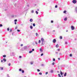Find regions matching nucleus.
I'll list each match as a JSON object with an SVG mask.
<instances>
[{"label":"nucleus","mask_w":77,"mask_h":77,"mask_svg":"<svg viewBox=\"0 0 77 77\" xmlns=\"http://www.w3.org/2000/svg\"><path fill=\"white\" fill-rule=\"evenodd\" d=\"M32 45H35V43H33L32 44Z\"/></svg>","instance_id":"603ef678"},{"label":"nucleus","mask_w":77,"mask_h":77,"mask_svg":"<svg viewBox=\"0 0 77 77\" xmlns=\"http://www.w3.org/2000/svg\"><path fill=\"white\" fill-rule=\"evenodd\" d=\"M72 2L74 4H75L77 3V1L75 0H73L72 1Z\"/></svg>","instance_id":"7ed1b4c3"},{"label":"nucleus","mask_w":77,"mask_h":77,"mask_svg":"<svg viewBox=\"0 0 77 77\" xmlns=\"http://www.w3.org/2000/svg\"><path fill=\"white\" fill-rule=\"evenodd\" d=\"M32 51H35V49H32Z\"/></svg>","instance_id":"de8ad7c7"},{"label":"nucleus","mask_w":77,"mask_h":77,"mask_svg":"<svg viewBox=\"0 0 77 77\" xmlns=\"http://www.w3.org/2000/svg\"><path fill=\"white\" fill-rule=\"evenodd\" d=\"M33 52L32 51H29V53H31Z\"/></svg>","instance_id":"2eb2a0df"},{"label":"nucleus","mask_w":77,"mask_h":77,"mask_svg":"<svg viewBox=\"0 0 77 77\" xmlns=\"http://www.w3.org/2000/svg\"><path fill=\"white\" fill-rule=\"evenodd\" d=\"M42 48L40 49V51H41V52H42V50L41 49Z\"/></svg>","instance_id":"6ab92c4d"},{"label":"nucleus","mask_w":77,"mask_h":77,"mask_svg":"<svg viewBox=\"0 0 77 77\" xmlns=\"http://www.w3.org/2000/svg\"><path fill=\"white\" fill-rule=\"evenodd\" d=\"M33 26H34V27H35V23H33Z\"/></svg>","instance_id":"393cba45"},{"label":"nucleus","mask_w":77,"mask_h":77,"mask_svg":"<svg viewBox=\"0 0 77 77\" xmlns=\"http://www.w3.org/2000/svg\"><path fill=\"white\" fill-rule=\"evenodd\" d=\"M17 32H20V30H19V29H17Z\"/></svg>","instance_id":"4c0bfd02"},{"label":"nucleus","mask_w":77,"mask_h":77,"mask_svg":"<svg viewBox=\"0 0 77 77\" xmlns=\"http://www.w3.org/2000/svg\"><path fill=\"white\" fill-rule=\"evenodd\" d=\"M27 48H27V47L25 46L22 48V50L23 51H24V50H26V49H27Z\"/></svg>","instance_id":"f03ea898"},{"label":"nucleus","mask_w":77,"mask_h":77,"mask_svg":"<svg viewBox=\"0 0 77 77\" xmlns=\"http://www.w3.org/2000/svg\"><path fill=\"white\" fill-rule=\"evenodd\" d=\"M19 71H22V69H19Z\"/></svg>","instance_id":"b1692460"},{"label":"nucleus","mask_w":77,"mask_h":77,"mask_svg":"<svg viewBox=\"0 0 77 77\" xmlns=\"http://www.w3.org/2000/svg\"><path fill=\"white\" fill-rule=\"evenodd\" d=\"M14 24H17V23L16 22H15L14 23Z\"/></svg>","instance_id":"052dcab7"},{"label":"nucleus","mask_w":77,"mask_h":77,"mask_svg":"<svg viewBox=\"0 0 77 77\" xmlns=\"http://www.w3.org/2000/svg\"><path fill=\"white\" fill-rule=\"evenodd\" d=\"M35 44H36V45H38V43L36 42H35Z\"/></svg>","instance_id":"c756f323"},{"label":"nucleus","mask_w":77,"mask_h":77,"mask_svg":"<svg viewBox=\"0 0 77 77\" xmlns=\"http://www.w3.org/2000/svg\"><path fill=\"white\" fill-rule=\"evenodd\" d=\"M57 72H58V73L59 72V71H58Z\"/></svg>","instance_id":"338daca9"},{"label":"nucleus","mask_w":77,"mask_h":77,"mask_svg":"<svg viewBox=\"0 0 77 77\" xmlns=\"http://www.w3.org/2000/svg\"><path fill=\"white\" fill-rule=\"evenodd\" d=\"M55 53H56V54H57V53H58V52H55Z\"/></svg>","instance_id":"e2e57ef3"},{"label":"nucleus","mask_w":77,"mask_h":77,"mask_svg":"<svg viewBox=\"0 0 77 77\" xmlns=\"http://www.w3.org/2000/svg\"><path fill=\"white\" fill-rule=\"evenodd\" d=\"M51 23H53V20H51Z\"/></svg>","instance_id":"37998d69"},{"label":"nucleus","mask_w":77,"mask_h":77,"mask_svg":"<svg viewBox=\"0 0 77 77\" xmlns=\"http://www.w3.org/2000/svg\"><path fill=\"white\" fill-rule=\"evenodd\" d=\"M21 46H23V44H21Z\"/></svg>","instance_id":"6e6d98bb"},{"label":"nucleus","mask_w":77,"mask_h":77,"mask_svg":"<svg viewBox=\"0 0 77 77\" xmlns=\"http://www.w3.org/2000/svg\"><path fill=\"white\" fill-rule=\"evenodd\" d=\"M35 35H36V36H37L38 35V34L37 33H35Z\"/></svg>","instance_id":"5701e85b"},{"label":"nucleus","mask_w":77,"mask_h":77,"mask_svg":"<svg viewBox=\"0 0 77 77\" xmlns=\"http://www.w3.org/2000/svg\"><path fill=\"white\" fill-rule=\"evenodd\" d=\"M17 20L15 19V20H14V22H17Z\"/></svg>","instance_id":"7c9ffc66"},{"label":"nucleus","mask_w":77,"mask_h":77,"mask_svg":"<svg viewBox=\"0 0 77 77\" xmlns=\"http://www.w3.org/2000/svg\"><path fill=\"white\" fill-rule=\"evenodd\" d=\"M14 17H15V16L14 15H12L11 16L12 18H14Z\"/></svg>","instance_id":"e433bc0d"},{"label":"nucleus","mask_w":77,"mask_h":77,"mask_svg":"<svg viewBox=\"0 0 77 77\" xmlns=\"http://www.w3.org/2000/svg\"><path fill=\"white\" fill-rule=\"evenodd\" d=\"M7 30L8 31H9V28H7Z\"/></svg>","instance_id":"58836bf2"},{"label":"nucleus","mask_w":77,"mask_h":77,"mask_svg":"<svg viewBox=\"0 0 77 77\" xmlns=\"http://www.w3.org/2000/svg\"><path fill=\"white\" fill-rule=\"evenodd\" d=\"M19 57V58H21L22 57H21V56H20Z\"/></svg>","instance_id":"49530a36"},{"label":"nucleus","mask_w":77,"mask_h":77,"mask_svg":"<svg viewBox=\"0 0 77 77\" xmlns=\"http://www.w3.org/2000/svg\"><path fill=\"white\" fill-rule=\"evenodd\" d=\"M12 29H10V32H12Z\"/></svg>","instance_id":"a18cd8bd"},{"label":"nucleus","mask_w":77,"mask_h":77,"mask_svg":"<svg viewBox=\"0 0 77 77\" xmlns=\"http://www.w3.org/2000/svg\"><path fill=\"white\" fill-rule=\"evenodd\" d=\"M55 8H57V5H55Z\"/></svg>","instance_id":"f704fd0d"},{"label":"nucleus","mask_w":77,"mask_h":77,"mask_svg":"<svg viewBox=\"0 0 77 77\" xmlns=\"http://www.w3.org/2000/svg\"><path fill=\"white\" fill-rule=\"evenodd\" d=\"M31 65H32L33 63L32 62H31Z\"/></svg>","instance_id":"bf43d9fd"},{"label":"nucleus","mask_w":77,"mask_h":77,"mask_svg":"<svg viewBox=\"0 0 77 77\" xmlns=\"http://www.w3.org/2000/svg\"><path fill=\"white\" fill-rule=\"evenodd\" d=\"M1 62H3V61L2 60Z\"/></svg>","instance_id":"13d9d810"},{"label":"nucleus","mask_w":77,"mask_h":77,"mask_svg":"<svg viewBox=\"0 0 77 77\" xmlns=\"http://www.w3.org/2000/svg\"><path fill=\"white\" fill-rule=\"evenodd\" d=\"M17 28H18V27H17V26H16V27H15V29H17Z\"/></svg>","instance_id":"3c124183"},{"label":"nucleus","mask_w":77,"mask_h":77,"mask_svg":"<svg viewBox=\"0 0 77 77\" xmlns=\"http://www.w3.org/2000/svg\"><path fill=\"white\" fill-rule=\"evenodd\" d=\"M53 61H54L55 60V59L53 58Z\"/></svg>","instance_id":"09e8293b"},{"label":"nucleus","mask_w":77,"mask_h":77,"mask_svg":"<svg viewBox=\"0 0 77 77\" xmlns=\"http://www.w3.org/2000/svg\"><path fill=\"white\" fill-rule=\"evenodd\" d=\"M43 55H44V54L43 53H42L41 54V56H43Z\"/></svg>","instance_id":"c9c22d12"},{"label":"nucleus","mask_w":77,"mask_h":77,"mask_svg":"<svg viewBox=\"0 0 77 77\" xmlns=\"http://www.w3.org/2000/svg\"><path fill=\"white\" fill-rule=\"evenodd\" d=\"M52 65H54V63H52Z\"/></svg>","instance_id":"8fccbe9b"},{"label":"nucleus","mask_w":77,"mask_h":77,"mask_svg":"<svg viewBox=\"0 0 77 77\" xmlns=\"http://www.w3.org/2000/svg\"><path fill=\"white\" fill-rule=\"evenodd\" d=\"M57 51H60V49H57Z\"/></svg>","instance_id":"79ce46f5"},{"label":"nucleus","mask_w":77,"mask_h":77,"mask_svg":"<svg viewBox=\"0 0 77 77\" xmlns=\"http://www.w3.org/2000/svg\"><path fill=\"white\" fill-rule=\"evenodd\" d=\"M11 56H15V53L14 52H12L11 53Z\"/></svg>","instance_id":"0eeeda50"},{"label":"nucleus","mask_w":77,"mask_h":77,"mask_svg":"<svg viewBox=\"0 0 77 77\" xmlns=\"http://www.w3.org/2000/svg\"><path fill=\"white\" fill-rule=\"evenodd\" d=\"M3 26V25L2 24H0V27H2Z\"/></svg>","instance_id":"72a5a7b5"},{"label":"nucleus","mask_w":77,"mask_h":77,"mask_svg":"<svg viewBox=\"0 0 77 77\" xmlns=\"http://www.w3.org/2000/svg\"><path fill=\"white\" fill-rule=\"evenodd\" d=\"M0 68L1 69V70H3V67H0Z\"/></svg>","instance_id":"bb28decb"},{"label":"nucleus","mask_w":77,"mask_h":77,"mask_svg":"<svg viewBox=\"0 0 77 77\" xmlns=\"http://www.w3.org/2000/svg\"><path fill=\"white\" fill-rule=\"evenodd\" d=\"M37 71H38V72H39L40 71V70L39 69H37Z\"/></svg>","instance_id":"a19ab883"},{"label":"nucleus","mask_w":77,"mask_h":77,"mask_svg":"<svg viewBox=\"0 0 77 77\" xmlns=\"http://www.w3.org/2000/svg\"><path fill=\"white\" fill-rule=\"evenodd\" d=\"M58 59L59 60H60V58H58Z\"/></svg>","instance_id":"864d4df0"},{"label":"nucleus","mask_w":77,"mask_h":77,"mask_svg":"<svg viewBox=\"0 0 77 77\" xmlns=\"http://www.w3.org/2000/svg\"><path fill=\"white\" fill-rule=\"evenodd\" d=\"M39 75H42V73L41 72H40L39 73Z\"/></svg>","instance_id":"cd10ccee"},{"label":"nucleus","mask_w":77,"mask_h":77,"mask_svg":"<svg viewBox=\"0 0 77 77\" xmlns=\"http://www.w3.org/2000/svg\"><path fill=\"white\" fill-rule=\"evenodd\" d=\"M59 54L60 55H62V54L61 53H60Z\"/></svg>","instance_id":"4d7b16f0"},{"label":"nucleus","mask_w":77,"mask_h":77,"mask_svg":"<svg viewBox=\"0 0 77 77\" xmlns=\"http://www.w3.org/2000/svg\"><path fill=\"white\" fill-rule=\"evenodd\" d=\"M75 11L76 12H77V7H76L75 8Z\"/></svg>","instance_id":"9d476101"},{"label":"nucleus","mask_w":77,"mask_h":77,"mask_svg":"<svg viewBox=\"0 0 77 77\" xmlns=\"http://www.w3.org/2000/svg\"><path fill=\"white\" fill-rule=\"evenodd\" d=\"M22 73H24V70H22Z\"/></svg>","instance_id":"dca6fc26"},{"label":"nucleus","mask_w":77,"mask_h":77,"mask_svg":"<svg viewBox=\"0 0 77 77\" xmlns=\"http://www.w3.org/2000/svg\"><path fill=\"white\" fill-rule=\"evenodd\" d=\"M31 12V13H34V11L33 10H32Z\"/></svg>","instance_id":"4be33fe9"},{"label":"nucleus","mask_w":77,"mask_h":77,"mask_svg":"<svg viewBox=\"0 0 77 77\" xmlns=\"http://www.w3.org/2000/svg\"><path fill=\"white\" fill-rule=\"evenodd\" d=\"M53 32H55V31L54 30H53Z\"/></svg>","instance_id":"69168bd1"},{"label":"nucleus","mask_w":77,"mask_h":77,"mask_svg":"<svg viewBox=\"0 0 77 77\" xmlns=\"http://www.w3.org/2000/svg\"><path fill=\"white\" fill-rule=\"evenodd\" d=\"M41 41H42L41 45H44L45 44V41L43 38H42L41 39Z\"/></svg>","instance_id":"f257e3e1"},{"label":"nucleus","mask_w":77,"mask_h":77,"mask_svg":"<svg viewBox=\"0 0 77 77\" xmlns=\"http://www.w3.org/2000/svg\"><path fill=\"white\" fill-rule=\"evenodd\" d=\"M64 21H67V17H65V19L64 20Z\"/></svg>","instance_id":"f8f14e48"},{"label":"nucleus","mask_w":77,"mask_h":77,"mask_svg":"<svg viewBox=\"0 0 77 77\" xmlns=\"http://www.w3.org/2000/svg\"><path fill=\"white\" fill-rule=\"evenodd\" d=\"M71 29L72 30H74V27L73 26H72L71 27Z\"/></svg>","instance_id":"39448f33"},{"label":"nucleus","mask_w":77,"mask_h":77,"mask_svg":"<svg viewBox=\"0 0 77 77\" xmlns=\"http://www.w3.org/2000/svg\"><path fill=\"white\" fill-rule=\"evenodd\" d=\"M3 57H6V56L5 55H3Z\"/></svg>","instance_id":"aec40b11"},{"label":"nucleus","mask_w":77,"mask_h":77,"mask_svg":"<svg viewBox=\"0 0 77 77\" xmlns=\"http://www.w3.org/2000/svg\"><path fill=\"white\" fill-rule=\"evenodd\" d=\"M72 54H70V57H72Z\"/></svg>","instance_id":"473e14b6"},{"label":"nucleus","mask_w":77,"mask_h":77,"mask_svg":"<svg viewBox=\"0 0 77 77\" xmlns=\"http://www.w3.org/2000/svg\"><path fill=\"white\" fill-rule=\"evenodd\" d=\"M8 66H10L11 65V63H8Z\"/></svg>","instance_id":"ea45409f"},{"label":"nucleus","mask_w":77,"mask_h":77,"mask_svg":"<svg viewBox=\"0 0 77 77\" xmlns=\"http://www.w3.org/2000/svg\"><path fill=\"white\" fill-rule=\"evenodd\" d=\"M29 21L30 22H32L33 21V19H31Z\"/></svg>","instance_id":"1a4fd4ad"},{"label":"nucleus","mask_w":77,"mask_h":77,"mask_svg":"<svg viewBox=\"0 0 77 77\" xmlns=\"http://www.w3.org/2000/svg\"><path fill=\"white\" fill-rule=\"evenodd\" d=\"M60 74L62 75V77H63V73H62L61 71H60Z\"/></svg>","instance_id":"423d86ee"},{"label":"nucleus","mask_w":77,"mask_h":77,"mask_svg":"<svg viewBox=\"0 0 77 77\" xmlns=\"http://www.w3.org/2000/svg\"><path fill=\"white\" fill-rule=\"evenodd\" d=\"M56 39H54L53 41V43H56Z\"/></svg>","instance_id":"20e7f679"},{"label":"nucleus","mask_w":77,"mask_h":77,"mask_svg":"<svg viewBox=\"0 0 77 77\" xmlns=\"http://www.w3.org/2000/svg\"><path fill=\"white\" fill-rule=\"evenodd\" d=\"M3 60H4V62H6V59H5V58H4L3 59Z\"/></svg>","instance_id":"9b49d317"},{"label":"nucleus","mask_w":77,"mask_h":77,"mask_svg":"<svg viewBox=\"0 0 77 77\" xmlns=\"http://www.w3.org/2000/svg\"><path fill=\"white\" fill-rule=\"evenodd\" d=\"M38 43H39V44H40V43H41V40H39Z\"/></svg>","instance_id":"a878e982"},{"label":"nucleus","mask_w":77,"mask_h":77,"mask_svg":"<svg viewBox=\"0 0 77 77\" xmlns=\"http://www.w3.org/2000/svg\"><path fill=\"white\" fill-rule=\"evenodd\" d=\"M35 13L36 14H38V12L37 11H35Z\"/></svg>","instance_id":"a211bd4d"},{"label":"nucleus","mask_w":77,"mask_h":77,"mask_svg":"<svg viewBox=\"0 0 77 77\" xmlns=\"http://www.w3.org/2000/svg\"><path fill=\"white\" fill-rule=\"evenodd\" d=\"M30 29H33V26H30Z\"/></svg>","instance_id":"4468645a"},{"label":"nucleus","mask_w":77,"mask_h":77,"mask_svg":"<svg viewBox=\"0 0 77 77\" xmlns=\"http://www.w3.org/2000/svg\"><path fill=\"white\" fill-rule=\"evenodd\" d=\"M43 65H44V64H42V66H43Z\"/></svg>","instance_id":"0e129e2a"},{"label":"nucleus","mask_w":77,"mask_h":77,"mask_svg":"<svg viewBox=\"0 0 77 77\" xmlns=\"http://www.w3.org/2000/svg\"><path fill=\"white\" fill-rule=\"evenodd\" d=\"M37 11H39V9H37Z\"/></svg>","instance_id":"680f3d73"},{"label":"nucleus","mask_w":77,"mask_h":77,"mask_svg":"<svg viewBox=\"0 0 77 77\" xmlns=\"http://www.w3.org/2000/svg\"><path fill=\"white\" fill-rule=\"evenodd\" d=\"M65 44H67V42H66L65 43Z\"/></svg>","instance_id":"5fc2aeb1"},{"label":"nucleus","mask_w":77,"mask_h":77,"mask_svg":"<svg viewBox=\"0 0 77 77\" xmlns=\"http://www.w3.org/2000/svg\"><path fill=\"white\" fill-rule=\"evenodd\" d=\"M60 39H62V36H60Z\"/></svg>","instance_id":"c85d7f7f"},{"label":"nucleus","mask_w":77,"mask_h":77,"mask_svg":"<svg viewBox=\"0 0 77 77\" xmlns=\"http://www.w3.org/2000/svg\"><path fill=\"white\" fill-rule=\"evenodd\" d=\"M66 32H68V30H66Z\"/></svg>","instance_id":"774afa93"},{"label":"nucleus","mask_w":77,"mask_h":77,"mask_svg":"<svg viewBox=\"0 0 77 77\" xmlns=\"http://www.w3.org/2000/svg\"><path fill=\"white\" fill-rule=\"evenodd\" d=\"M58 75L59 77H62L60 74H58Z\"/></svg>","instance_id":"f3484780"},{"label":"nucleus","mask_w":77,"mask_h":77,"mask_svg":"<svg viewBox=\"0 0 77 77\" xmlns=\"http://www.w3.org/2000/svg\"><path fill=\"white\" fill-rule=\"evenodd\" d=\"M64 76H66V72H65L64 75Z\"/></svg>","instance_id":"ddd939ff"},{"label":"nucleus","mask_w":77,"mask_h":77,"mask_svg":"<svg viewBox=\"0 0 77 77\" xmlns=\"http://www.w3.org/2000/svg\"><path fill=\"white\" fill-rule=\"evenodd\" d=\"M66 12V11H64L63 12V13L64 14H65Z\"/></svg>","instance_id":"412c9836"},{"label":"nucleus","mask_w":77,"mask_h":77,"mask_svg":"<svg viewBox=\"0 0 77 77\" xmlns=\"http://www.w3.org/2000/svg\"><path fill=\"white\" fill-rule=\"evenodd\" d=\"M47 74H48V72H45L46 75H47Z\"/></svg>","instance_id":"c03bdc74"},{"label":"nucleus","mask_w":77,"mask_h":77,"mask_svg":"<svg viewBox=\"0 0 77 77\" xmlns=\"http://www.w3.org/2000/svg\"><path fill=\"white\" fill-rule=\"evenodd\" d=\"M53 70H51V73H53Z\"/></svg>","instance_id":"2f4dec72"},{"label":"nucleus","mask_w":77,"mask_h":77,"mask_svg":"<svg viewBox=\"0 0 77 77\" xmlns=\"http://www.w3.org/2000/svg\"><path fill=\"white\" fill-rule=\"evenodd\" d=\"M56 48H58L59 47V45L57 44V45L56 46Z\"/></svg>","instance_id":"6e6552de"}]
</instances>
